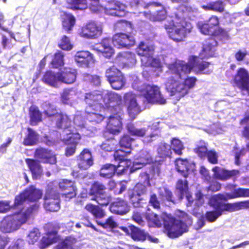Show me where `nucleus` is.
<instances>
[{
  "label": "nucleus",
  "mask_w": 249,
  "mask_h": 249,
  "mask_svg": "<svg viewBox=\"0 0 249 249\" xmlns=\"http://www.w3.org/2000/svg\"><path fill=\"white\" fill-rule=\"evenodd\" d=\"M217 44L216 40L210 37L205 40L203 44L202 51L200 54L201 58L192 56L189 58L188 63L183 61L177 60L169 64V69L175 75V76H170L165 83L166 90L171 96H175L179 100L194 87L196 79L194 77L186 78L191 71L204 74H209L211 72L210 70L203 72L208 69L210 63L204 61L202 59L213 56Z\"/></svg>",
  "instance_id": "1"
},
{
  "label": "nucleus",
  "mask_w": 249,
  "mask_h": 249,
  "mask_svg": "<svg viewBox=\"0 0 249 249\" xmlns=\"http://www.w3.org/2000/svg\"><path fill=\"white\" fill-rule=\"evenodd\" d=\"M249 196V190L238 188L232 193H224L213 196L209 201L210 205L215 210L207 212L204 217L210 222L215 221L225 211L233 212L249 207V201H240L233 203H226L229 199Z\"/></svg>",
  "instance_id": "2"
},
{
  "label": "nucleus",
  "mask_w": 249,
  "mask_h": 249,
  "mask_svg": "<svg viewBox=\"0 0 249 249\" xmlns=\"http://www.w3.org/2000/svg\"><path fill=\"white\" fill-rule=\"evenodd\" d=\"M193 12L192 7L181 5L173 9L169 16L171 21L165 25V28L169 37L176 42H181L190 33L192 29V25L185 21L187 14Z\"/></svg>",
  "instance_id": "3"
},
{
  "label": "nucleus",
  "mask_w": 249,
  "mask_h": 249,
  "mask_svg": "<svg viewBox=\"0 0 249 249\" xmlns=\"http://www.w3.org/2000/svg\"><path fill=\"white\" fill-rule=\"evenodd\" d=\"M181 214L182 217L179 219L173 217L170 214H162L163 231L170 238H178L187 232L188 230L187 225L192 223V221L184 213L182 212Z\"/></svg>",
  "instance_id": "4"
},
{
  "label": "nucleus",
  "mask_w": 249,
  "mask_h": 249,
  "mask_svg": "<svg viewBox=\"0 0 249 249\" xmlns=\"http://www.w3.org/2000/svg\"><path fill=\"white\" fill-rule=\"evenodd\" d=\"M38 207V205L36 204L26 211L22 210L18 213L5 217L1 222V231L3 232H11L18 230L22 225L26 222L29 215L33 211Z\"/></svg>",
  "instance_id": "5"
},
{
  "label": "nucleus",
  "mask_w": 249,
  "mask_h": 249,
  "mask_svg": "<svg viewBox=\"0 0 249 249\" xmlns=\"http://www.w3.org/2000/svg\"><path fill=\"white\" fill-rule=\"evenodd\" d=\"M133 88L141 92L148 103L164 104L166 99L161 94L160 88L154 85H146L136 77L132 83Z\"/></svg>",
  "instance_id": "6"
},
{
  "label": "nucleus",
  "mask_w": 249,
  "mask_h": 249,
  "mask_svg": "<svg viewBox=\"0 0 249 249\" xmlns=\"http://www.w3.org/2000/svg\"><path fill=\"white\" fill-rule=\"evenodd\" d=\"M137 4L139 9L142 7L145 10L142 12L139 13V16H143L146 18L153 21H160L167 18L168 22H170L171 18H169V16L172 10L176 9H172L169 15L167 16V12L165 7L160 3L152 2L144 5H140L139 3H137Z\"/></svg>",
  "instance_id": "7"
},
{
  "label": "nucleus",
  "mask_w": 249,
  "mask_h": 249,
  "mask_svg": "<svg viewBox=\"0 0 249 249\" xmlns=\"http://www.w3.org/2000/svg\"><path fill=\"white\" fill-rule=\"evenodd\" d=\"M57 188L56 182H51L48 184L44 198V207L47 211L57 212L60 209V197Z\"/></svg>",
  "instance_id": "8"
},
{
  "label": "nucleus",
  "mask_w": 249,
  "mask_h": 249,
  "mask_svg": "<svg viewBox=\"0 0 249 249\" xmlns=\"http://www.w3.org/2000/svg\"><path fill=\"white\" fill-rule=\"evenodd\" d=\"M104 94L108 95L109 100L110 102H115L118 103L121 101V96L115 92H109L106 91L101 93L99 91H94L85 94V101L87 104L86 107L93 108L95 107L96 105H102L101 101Z\"/></svg>",
  "instance_id": "9"
},
{
  "label": "nucleus",
  "mask_w": 249,
  "mask_h": 249,
  "mask_svg": "<svg viewBox=\"0 0 249 249\" xmlns=\"http://www.w3.org/2000/svg\"><path fill=\"white\" fill-rule=\"evenodd\" d=\"M115 161L118 162L117 164H114L115 169L119 172H124L127 168H130V172H134L135 170L141 168L144 164L148 162H144L142 159H137L134 161L131 160L124 159L125 157H114Z\"/></svg>",
  "instance_id": "10"
},
{
  "label": "nucleus",
  "mask_w": 249,
  "mask_h": 249,
  "mask_svg": "<svg viewBox=\"0 0 249 249\" xmlns=\"http://www.w3.org/2000/svg\"><path fill=\"white\" fill-rule=\"evenodd\" d=\"M124 100L127 107V112L129 117L134 119L142 111L141 107L137 101L136 94L132 92L126 93L124 96Z\"/></svg>",
  "instance_id": "11"
},
{
  "label": "nucleus",
  "mask_w": 249,
  "mask_h": 249,
  "mask_svg": "<svg viewBox=\"0 0 249 249\" xmlns=\"http://www.w3.org/2000/svg\"><path fill=\"white\" fill-rule=\"evenodd\" d=\"M102 33V26L95 22H90L84 26L79 32L81 37L93 39L101 35Z\"/></svg>",
  "instance_id": "12"
},
{
  "label": "nucleus",
  "mask_w": 249,
  "mask_h": 249,
  "mask_svg": "<svg viewBox=\"0 0 249 249\" xmlns=\"http://www.w3.org/2000/svg\"><path fill=\"white\" fill-rule=\"evenodd\" d=\"M149 127L137 128L132 124H129L127 125L128 132L132 135L138 137H144L143 141L144 142H150L159 137L157 133H150Z\"/></svg>",
  "instance_id": "13"
},
{
  "label": "nucleus",
  "mask_w": 249,
  "mask_h": 249,
  "mask_svg": "<svg viewBox=\"0 0 249 249\" xmlns=\"http://www.w3.org/2000/svg\"><path fill=\"white\" fill-rule=\"evenodd\" d=\"M112 42L118 48H127L134 45L135 40L131 35L118 33L113 36Z\"/></svg>",
  "instance_id": "14"
},
{
  "label": "nucleus",
  "mask_w": 249,
  "mask_h": 249,
  "mask_svg": "<svg viewBox=\"0 0 249 249\" xmlns=\"http://www.w3.org/2000/svg\"><path fill=\"white\" fill-rule=\"evenodd\" d=\"M146 192V187L144 185L140 183L137 184L133 190L128 191L129 198L134 207H138L141 206L140 201L142 199L140 197L145 194Z\"/></svg>",
  "instance_id": "15"
},
{
  "label": "nucleus",
  "mask_w": 249,
  "mask_h": 249,
  "mask_svg": "<svg viewBox=\"0 0 249 249\" xmlns=\"http://www.w3.org/2000/svg\"><path fill=\"white\" fill-rule=\"evenodd\" d=\"M126 7L124 4L119 1H112L105 7V12L109 15L123 17L126 14Z\"/></svg>",
  "instance_id": "16"
},
{
  "label": "nucleus",
  "mask_w": 249,
  "mask_h": 249,
  "mask_svg": "<svg viewBox=\"0 0 249 249\" xmlns=\"http://www.w3.org/2000/svg\"><path fill=\"white\" fill-rule=\"evenodd\" d=\"M103 108V105H96L95 107L90 108L86 107L85 112L87 114V119L89 122L93 124L101 123L104 119V116L100 112Z\"/></svg>",
  "instance_id": "17"
},
{
  "label": "nucleus",
  "mask_w": 249,
  "mask_h": 249,
  "mask_svg": "<svg viewBox=\"0 0 249 249\" xmlns=\"http://www.w3.org/2000/svg\"><path fill=\"white\" fill-rule=\"evenodd\" d=\"M234 81L238 87L249 93V75L245 69L240 68L234 77Z\"/></svg>",
  "instance_id": "18"
},
{
  "label": "nucleus",
  "mask_w": 249,
  "mask_h": 249,
  "mask_svg": "<svg viewBox=\"0 0 249 249\" xmlns=\"http://www.w3.org/2000/svg\"><path fill=\"white\" fill-rule=\"evenodd\" d=\"M74 59L82 67H89L94 63L93 55L88 51L77 52L75 54Z\"/></svg>",
  "instance_id": "19"
},
{
  "label": "nucleus",
  "mask_w": 249,
  "mask_h": 249,
  "mask_svg": "<svg viewBox=\"0 0 249 249\" xmlns=\"http://www.w3.org/2000/svg\"><path fill=\"white\" fill-rule=\"evenodd\" d=\"M54 182H56V181ZM56 183L57 185H59V188L64 191L63 195L66 197L71 199L75 196L76 190L73 182L67 179H61L58 183L57 182Z\"/></svg>",
  "instance_id": "20"
},
{
  "label": "nucleus",
  "mask_w": 249,
  "mask_h": 249,
  "mask_svg": "<svg viewBox=\"0 0 249 249\" xmlns=\"http://www.w3.org/2000/svg\"><path fill=\"white\" fill-rule=\"evenodd\" d=\"M63 116H66L67 117L66 120H63L61 118H56V124L59 128L63 129L62 133L60 134L61 138L66 137L70 136H71L73 133H77V132H74L73 130L71 129V119L66 114H62Z\"/></svg>",
  "instance_id": "21"
},
{
  "label": "nucleus",
  "mask_w": 249,
  "mask_h": 249,
  "mask_svg": "<svg viewBox=\"0 0 249 249\" xmlns=\"http://www.w3.org/2000/svg\"><path fill=\"white\" fill-rule=\"evenodd\" d=\"M58 73V80L61 82L70 84L73 83L75 81L76 71L74 69L65 68Z\"/></svg>",
  "instance_id": "22"
},
{
  "label": "nucleus",
  "mask_w": 249,
  "mask_h": 249,
  "mask_svg": "<svg viewBox=\"0 0 249 249\" xmlns=\"http://www.w3.org/2000/svg\"><path fill=\"white\" fill-rule=\"evenodd\" d=\"M111 40L108 38H104L100 43L96 44L93 49L98 52L102 53L107 58H109L113 53V49L110 46Z\"/></svg>",
  "instance_id": "23"
},
{
  "label": "nucleus",
  "mask_w": 249,
  "mask_h": 249,
  "mask_svg": "<svg viewBox=\"0 0 249 249\" xmlns=\"http://www.w3.org/2000/svg\"><path fill=\"white\" fill-rule=\"evenodd\" d=\"M133 141L128 135H124L120 141L121 149L116 150L113 156H125L126 154H130V146Z\"/></svg>",
  "instance_id": "24"
},
{
  "label": "nucleus",
  "mask_w": 249,
  "mask_h": 249,
  "mask_svg": "<svg viewBox=\"0 0 249 249\" xmlns=\"http://www.w3.org/2000/svg\"><path fill=\"white\" fill-rule=\"evenodd\" d=\"M66 144L69 145L66 148V156H71L74 154L75 145L78 142L80 139V134L78 133H73L71 136L62 138Z\"/></svg>",
  "instance_id": "25"
},
{
  "label": "nucleus",
  "mask_w": 249,
  "mask_h": 249,
  "mask_svg": "<svg viewBox=\"0 0 249 249\" xmlns=\"http://www.w3.org/2000/svg\"><path fill=\"white\" fill-rule=\"evenodd\" d=\"M121 229L127 234L130 233L132 238L134 240L144 241L146 238L147 234L144 231L134 226H129V229L124 227Z\"/></svg>",
  "instance_id": "26"
},
{
  "label": "nucleus",
  "mask_w": 249,
  "mask_h": 249,
  "mask_svg": "<svg viewBox=\"0 0 249 249\" xmlns=\"http://www.w3.org/2000/svg\"><path fill=\"white\" fill-rule=\"evenodd\" d=\"M110 210L112 213L123 215L129 211V207L126 201L117 199L111 204Z\"/></svg>",
  "instance_id": "27"
},
{
  "label": "nucleus",
  "mask_w": 249,
  "mask_h": 249,
  "mask_svg": "<svg viewBox=\"0 0 249 249\" xmlns=\"http://www.w3.org/2000/svg\"><path fill=\"white\" fill-rule=\"evenodd\" d=\"M77 91L74 89H66L61 94L62 102L71 106L77 103Z\"/></svg>",
  "instance_id": "28"
},
{
  "label": "nucleus",
  "mask_w": 249,
  "mask_h": 249,
  "mask_svg": "<svg viewBox=\"0 0 249 249\" xmlns=\"http://www.w3.org/2000/svg\"><path fill=\"white\" fill-rule=\"evenodd\" d=\"M107 129L111 133L115 134L119 132L122 129V123L120 116H110L107 124Z\"/></svg>",
  "instance_id": "29"
},
{
  "label": "nucleus",
  "mask_w": 249,
  "mask_h": 249,
  "mask_svg": "<svg viewBox=\"0 0 249 249\" xmlns=\"http://www.w3.org/2000/svg\"><path fill=\"white\" fill-rule=\"evenodd\" d=\"M117 60L121 61L124 66L129 67L134 66L137 61L135 54L129 52L120 53L117 58Z\"/></svg>",
  "instance_id": "30"
},
{
  "label": "nucleus",
  "mask_w": 249,
  "mask_h": 249,
  "mask_svg": "<svg viewBox=\"0 0 249 249\" xmlns=\"http://www.w3.org/2000/svg\"><path fill=\"white\" fill-rule=\"evenodd\" d=\"M214 177L219 179L226 180L230 177L235 176L239 173L238 170H226L223 168L215 167L213 169Z\"/></svg>",
  "instance_id": "31"
},
{
  "label": "nucleus",
  "mask_w": 249,
  "mask_h": 249,
  "mask_svg": "<svg viewBox=\"0 0 249 249\" xmlns=\"http://www.w3.org/2000/svg\"><path fill=\"white\" fill-rule=\"evenodd\" d=\"M175 163L178 171L181 172L182 176L185 178L188 176V171L190 170H193L195 166L194 163L190 164L186 160H183L180 158L178 159Z\"/></svg>",
  "instance_id": "32"
},
{
  "label": "nucleus",
  "mask_w": 249,
  "mask_h": 249,
  "mask_svg": "<svg viewBox=\"0 0 249 249\" xmlns=\"http://www.w3.org/2000/svg\"><path fill=\"white\" fill-rule=\"evenodd\" d=\"M26 161L32 172L33 178L35 179L38 178L42 173V169L39 161L28 159H26Z\"/></svg>",
  "instance_id": "33"
},
{
  "label": "nucleus",
  "mask_w": 249,
  "mask_h": 249,
  "mask_svg": "<svg viewBox=\"0 0 249 249\" xmlns=\"http://www.w3.org/2000/svg\"><path fill=\"white\" fill-rule=\"evenodd\" d=\"M39 141V135L33 129L28 127L23 141L25 145H34L37 143Z\"/></svg>",
  "instance_id": "34"
},
{
  "label": "nucleus",
  "mask_w": 249,
  "mask_h": 249,
  "mask_svg": "<svg viewBox=\"0 0 249 249\" xmlns=\"http://www.w3.org/2000/svg\"><path fill=\"white\" fill-rule=\"evenodd\" d=\"M194 151L198 156H216V153L214 151L208 150L206 144L203 141H200L196 145Z\"/></svg>",
  "instance_id": "35"
},
{
  "label": "nucleus",
  "mask_w": 249,
  "mask_h": 249,
  "mask_svg": "<svg viewBox=\"0 0 249 249\" xmlns=\"http://www.w3.org/2000/svg\"><path fill=\"white\" fill-rule=\"evenodd\" d=\"M27 199L31 201H36L40 199L42 196L41 190L35 188L34 186H31L24 191Z\"/></svg>",
  "instance_id": "36"
},
{
  "label": "nucleus",
  "mask_w": 249,
  "mask_h": 249,
  "mask_svg": "<svg viewBox=\"0 0 249 249\" xmlns=\"http://www.w3.org/2000/svg\"><path fill=\"white\" fill-rule=\"evenodd\" d=\"M226 4L222 0H217L211 2L207 5L202 6V8L205 10H212L215 12L222 13L224 12Z\"/></svg>",
  "instance_id": "37"
},
{
  "label": "nucleus",
  "mask_w": 249,
  "mask_h": 249,
  "mask_svg": "<svg viewBox=\"0 0 249 249\" xmlns=\"http://www.w3.org/2000/svg\"><path fill=\"white\" fill-rule=\"evenodd\" d=\"M43 81L52 87H56L60 82V80H58V73H55L51 71H47L44 75Z\"/></svg>",
  "instance_id": "38"
},
{
  "label": "nucleus",
  "mask_w": 249,
  "mask_h": 249,
  "mask_svg": "<svg viewBox=\"0 0 249 249\" xmlns=\"http://www.w3.org/2000/svg\"><path fill=\"white\" fill-rule=\"evenodd\" d=\"M44 113L48 117H53L54 120L56 118H61L63 120H66L67 117L66 116H63L61 113H58L55 107L53 105L48 104L46 105V108H45Z\"/></svg>",
  "instance_id": "39"
},
{
  "label": "nucleus",
  "mask_w": 249,
  "mask_h": 249,
  "mask_svg": "<svg viewBox=\"0 0 249 249\" xmlns=\"http://www.w3.org/2000/svg\"><path fill=\"white\" fill-rule=\"evenodd\" d=\"M62 25L64 29L67 32H70L75 24V18L71 14L64 13L62 16Z\"/></svg>",
  "instance_id": "40"
},
{
  "label": "nucleus",
  "mask_w": 249,
  "mask_h": 249,
  "mask_svg": "<svg viewBox=\"0 0 249 249\" xmlns=\"http://www.w3.org/2000/svg\"><path fill=\"white\" fill-rule=\"evenodd\" d=\"M154 48L152 46H149L143 42L140 43L137 49V52L139 55L143 58L144 56L149 57L153 54Z\"/></svg>",
  "instance_id": "41"
},
{
  "label": "nucleus",
  "mask_w": 249,
  "mask_h": 249,
  "mask_svg": "<svg viewBox=\"0 0 249 249\" xmlns=\"http://www.w3.org/2000/svg\"><path fill=\"white\" fill-rule=\"evenodd\" d=\"M29 114L31 125H36L41 121V114L37 107L32 106L30 108Z\"/></svg>",
  "instance_id": "42"
},
{
  "label": "nucleus",
  "mask_w": 249,
  "mask_h": 249,
  "mask_svg": "<svg viewBox=\"0 0 249 249\" xmlns=\"http://www.w3.org/2000/svg\"><path fill=\"white\" fill-rule=\"evenodd\" d=\"M141 62L142 65L146 67L151 66L157 68H160L162 66L160 60L159 58H154L153 55L149 57L144 56L143 58H141Z\"/></svg>",
  "instance_id": "43"
},
{
  "label": "nucleus",
  "mask_w": 249,
  "mask_h": 249,
  "mask_svg": "<svg viewBox=\"0 0 249 249\" xmlns=\"http://www.w3.org/2000/svg\"><path fill=\"white\" fill-rule=\"evenodd\" d=\"M163 213L160 216L154 213H149L146 215V218L151 226L160 228L163 225V220L161 218Z\"/></svg>",
  "instance_id": "44"
},
{
  "label": "nucleus",
  "mask_w": 249,
  "mask_h": 249,
  "mask_svg": "<svg viewBox=\"0 0 249 249\" xmlns=\"http://www.w3.org/2000/svg\"><path fill=\"white\" fill-rule=\"evenodd\" d=\"M115 170V164H106L101 168L100 175L104 178H110L114 175Z\"/></svg>",
  "instance_id": "45"
},
{
  "label": "nucleus",
  "mask_w": 249,
  "mask_h": 249,
  "mask_svg": "<svg viewBox=\"0 0 249 249\" xmlns=\"http://www.w3.org/2000/svg\"><path fill=\"white\" fill-rule=\"evenodd\" d=\"M57 239V232L53 231L49 232L43 237L41 240V248H45L50 244L56 241Z\"/></svg>",
  "instance_id": "46"
},
{
  "label": "nucleus",
  "mask_w": 249,
  "mask_h": 249,
  "mask_svg": "<svg viewBox=\"0 0 249 249\" xmlns=\"http://www.w3.org/2000/svg\"><path fill=\"white\" fill-rule=\"evenodd\" d=\"M108 81L111 87L116 90L121 89L125 83V80L123 74L108 80Z\"/></svg>",
  "instance_id": "47"
},
{
  "label": "nucleus",
  "mask_w": 249,
  "mask_h": 249,
  "mask_svg": "<svg viewBox=\"0 0 249 249\" xmlns=\"http://www.w3.org/2000/svg\"><path fill=\"white\" fill-rule=\"evenodd\" d=\"M171 150L173 151L174 154L178 155L182 154V150L184 147L182 142L178 138H173L171 141Z\"/></svg>",
  "instance_id": "48"
},
{
  "label": "nucleus",
  "mask_w": 249,
  "mask_h": 249,
  "mask_svg": "<svg viewBox=\"0 0 249 249\" xmlns=\"http://www.w3.org/2000/svg\"><path fill=\"white\" fill-rule=\"evenodd\" d=\"M75 242L74 238L70 237L57 245L54 249H76L74 245Z\"/></svg>",
  "instance_id": "49"
},
{
  "label": "nucleus",
  "mask_w": 249,
  "mask_h": 249,
  "mask_svg": "<svg viewBox=\"0 0 249 249\" xmlns=\"http://www.w3.org/2000/svg\"><path fill=\"white\" fill-rule=\"evenodd\" d=\"M197 27L200 32L204 35H213L215 33L213 27L210 26L208 23H205L203 21L198 22Z\"/></svg>",
  "instance_id": "50"
},
{
  "label": "nucleus",
  "mask_w": 249,
  "mask_h": 249,
  "mask_svg": "<svg viewBox=\"0 0 249 249\" xmlns=\"http://www.w3.org/2000/svg\"><path fill=\"white\" fill-rule=\"evenodd\" d=\"M176 186L177 190H178L180 193L179 199L182 198L183 195H186L187 199L190 201L189 195L188 194V185L187 180L186 179L183 180L181 179L178 180Z\"/></svg>",
  "instance_id": "51"
},
{
  "label": "nucleus",
  "mask_w": 249,
  "mask_h": 249,
  "mask_svg": "<svg viewBox=\"0 0 249 249\" xmlns=\"http://www.w3.org/2000/svg\"><path fill=\"white\" fill-rule=\"evenodd\" d=\"M78 165L80 168L87 169L93 163V160L92 157H79Z\"/></svg>",
  "instance_id": "52"
},
{
  "label": "nucleus",
  "mask_w": 249,
  "mask_h": 249,
  "mask_svg": "<svg viewBox=\"0 0 249 249\" xmlns=\"http://www.w3.org/2000/svg\"><path fill=\"white\" fill-rule=\"evenodd\" d=\"M105 190L106 187L103 184L99 182H95L91 186L89 194L96 196L98 195L105 192Z\"/></svg>",
  "instance_id": "53"
},
{
  "label": "nucleus",
  "mask_w": 249,
  "mask_h": 249,
  "mask_svg": "<svg viewBox=\"0 0 249 249\" xmlns=\"http://www.w3.org/2000/svg\"><path fill=\"white\" fill-rule=\"evenodd\" d=\"M51 64L53 67L57 68L64 64V54L61 52L56 53L53 59Z\"/></svg>",
  "instance_id": "54"
},
{
  "label": "nucleus",
  "mask_w": 249,
  "mask_h": 249,
  "mask_svg": "<svg viewBox=\"0 0 249 249\" xmlns=\"http://www.w3.org/2000/svg\"><path fill=\"white\" fill-rule=\"evenodd\" d=\"M157 151L158 154L161 156H171L172 154L170 145L164 142L161 143L159 145Z\"/></svg>",
  "instance_id": "55"
},
{
  "label": "nucleus",
  "mask_w": 249,
  "mask_h": 249,
  "mask_svg": "<svg viewBox=\"0 0 249 249\" xmlns=\"http://www.w3.org/2000/svg\"><path fill=\"white\" fill-rule=\"evenodd\" d=\"M94 199L101 205H107L111 201L110 197L105 192L95 196Z\"/></svg>",
  "instance_id": "56"
},
{
  "label": "nucleus",
  "mask_w": 249,
  "mask_h": 249,
  "mask_svg": "<svg viewBox=\"0 0 249 249\" xmlns=\"http://www.w3.org/2000/svg\"><path fill=\"white\" fill-rule=\"evenodd\" d=\"M159 195L161 199H166L168 201H172L175 203L172 199V193L165 187H161L158 189Z\"/></svg>",
  "instance_id": "57"
},
{
  "label": "nucleus",
  "mask_w": 249,
  "mask_h": 249,
  "mask_svg": "<svg viewBox=\"0 0 249 249\" xmlns=\"http://www.w3.org/2000/svg\"><path fill=\"white\" fill-rule=\"evenodd\" d=\"M40 232L37 229H34L28 235L27 241L29 244H34L40 237Z\"/></svg>",
  "instance_id": "58"
},
{
  "label": "nucleus",
  "mask_w": 249,
  "mask_h": 249,
  "mask_svg": "<svg viewBox=\"0 0 249 249\" xmlns=\"http://www.w3.org/2000/svg\"><path fill=\"white\" fill-rule=\"evenodd\" d=\"M122 74V72L116 68L115 66H112L107 70L106 72V76L107 80L112 79L118 75Z\"/></svg>",
  "instance_id": "59"
},
{
  "label": "nucleus",
  "mask_w": 249,
  "mask_h": 249,
  "mask_svg": "<svg viewBox=\"0 0 249 249\" xmlns=\"http://www.w3.org/2000/svg\"><path fill=\"white\" fill-rule=\"evenodd\" d=\"M83 79L84 81L89 82L96 86L99 85L101 83L99 76L96 75H92L85 73L83 75Z\"/></svg>",
  "instance_id": "60"
},
{
  "label": "nucleus",
  "mask_w": 249,
  "mask_h": 249,
  "mask_svg": "<svg viewBox=\"0 0 249 249\" xmlns=\"http://www.w3.org/2000/svg\"><path fill=\"white\" fill-rule=\"evenodd\" d=\"M59 46L60 48L64 50H70L72 48V45L71 44L69 38L66 36H64L59 43Z\"/></svg>",
  "instance_id": "61"
},
{
  "label": "nucleus",
  "mask_w": 249,
  "mask_h": 249,
  "mask_svg": "<svg viewBox=\"0 0 249 249\" xmlns=\"http://www.w3.org/2000/svg\"><path fill=\"white\" fill-rule=\"evenodd\" d=\"M116 26V28H120L128 33H131L132 30L131 24L126 21H120L117 22Z\"/></svg>",
  "instance_id": "62"
},
{
  "label": "nucleus",
  "mask_w": 249,
  "mask_h": 249,
  "mask_svg": "<svg viewBox=\"0 0 249 249\" xmlns=\"http://www.w3.org/2000/svg\"><path fill=\"white\" fill-rule=\"evenodd\" d=\"M73 123L77 127L76 130L78 129H81L82 131L86 129L85 124L82 118V117L80 115H76L73 120Z\"/></svg>",
  "instance_id": "63"
},
{
  "label": "nucleus",
  "mask_w": 249,
  "mask_h": 249,
  "mask_svg": "<svg viewBox=\"0 0 249 249\" xmlns=\"http://www.w3.org/2000/svg\"><path fill=\"white\" fill-rule=\"evenodd\" d=\"M26 200H28L27 197L25 192H23L18 196H16L15 199L14 206L18 207L22 205Z\"/></svg>",
  "instance_id": "64"
}]
</instances>
